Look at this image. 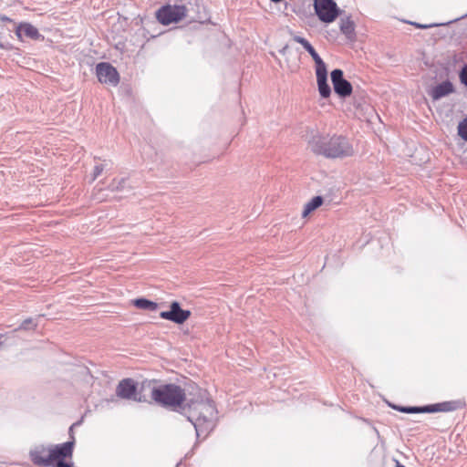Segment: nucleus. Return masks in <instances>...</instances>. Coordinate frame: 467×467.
<instances>
[{
    "mask_svg": "<svg viewBox=\"0 0 467 467\" xmlns=\"http://www.w3.org/2000/svg\"><path fill=\"white\" fill-rule=\"evenodd\" d=\"M192 389L185 404L188 420L193 424L198 436L202 433L207 434L213 429L217 418L215 405L205 389L198 386L192 387Z\"/></svg>",
    "mask_w": 467,
    "mask_h": 467,
    "instance_id": "f257e3e1",
    "label": "nucleus"
},
{
    "mask_svg": "<svg viewBox=\"0 0 467 467\" xmlns=\"http://www.w3.org/2000/svg\"><path fill=\"white\" fill-rule=\"evenodd\" d=\"M307 147L317 156L326 159H344L354 154V148L349 140L342 135L314 134L307 141Z\"/></svg>",
    "mask_w": 467,
    "mask_h": 467,
    "instance_id": "f03ea898",
    "label": "nucleus"
},
{
    "mask_svg": "<svg viewBox=\"0 0 467 467\" xmlns=\"http://www.w3.org/2000/svg\"><path fill=\"white\" fill-rule=\"evenodd\" d=\"M73 455V443L64 442L57 445L45 446L43 444L35 446L29 451L32 462L36 466L73 467L72 462L64 460Z\"/></svg>",
    "mask_w": 467,
    "mask_h": 467,
    "instance_id": "7ed1b4c3",
    "label": "nucleus"
},
{
    "mask_svg": "<svg viewBox=\"0 0 467 467\" xmlns=\"http://www.w3.org/2000/svg\"><path fill=\"white\" fill-rule=\"evenodd\" d=\"M188 399L189 393L181 386L173 383L159 384L158 391H155L154 403L177 411L179 409L185 410Z\"/></svg>",
    "mask_w": 467,
    "mask_h": 467,
    "instance_id": "20e7f679",
    "label": "nucleus"
},
{
    "mask_svg": "<svg viewBox=\"0 0 467 467\" xmlns=\"http://www.w3.org/2000/svg\"><path fill=\"white\" fill-rule=\"evenodd\" d=\"M187 16L188 8L183 5H167L161 7L156 12L157 20L164 26H168L171 23H177Z\"/></svg>",
    "mask_w": 467,
    "mask_h": 467,
    "instance_id": "39448f33",
    "label": "nucleus"
},
{
    "mask_svg": "<svg viewBox=\"0 0 467 467\" xmlns=\"http://www.w3.org/2000/svg\"><path fill=\"white\" fill-rule=\"evenodd\" d=\"M314 9L319 20L324 23L334 22L340 14L334 0H314Z\"/></svg>",
    "mask_w": 467,
    "mask_h": 467,
    "instance_id": "423d86ee",
    "label": "nucleus"
},
{
    "mask_svg": "<svg viewBox=\"0 0 467 467\" xmlns=\"http://www.w3.org/2000/svg\"><path fill=\"white\" fill-rule=\"evenodd\" d=\"M96 74L102 84L117 86L119 82V75L117 69L107 62H100L96 66Z\"/></svg>",
    "mask_w": 467,
    "mask_h": 467,
    "instance_id": "0eeeda50",
    "label": "nucleus"
},
{
    "mask_svg": "<svg viewBox=\"0 0 467 467\" xmlns=\"http://www.w3.org/2000/svg\"><path fill=\"white\" fill-rule=\"evenodd\" d=\"M191 314L190 310L182 309L179 302L173 301L170 305V310L161 312L160 317L181 325L191 317Z\"/></svg>",
    "mask_w": 467,
    "mask_h": 467,
    "instance_id": "6e6552de",
    "label": "nucleus"
},
{
    "mask_svg": "<svg viewBox=\"0 0 467 467\" xmlns=\"http://www.w3.org/2000/svg\"><path fill=\"white\" fill-rule=\"evenodd\" d=\"M158 388L159 384L155 380L141 381L138 384L136 402H154L155 391H158Z\"/></svg>",
    "mask_w": 467,
    "mask_h": 467,
    "instance_id": "1a4fd4ad",
    "label": "nucleus"
},
{
    "mask_svg": "<svg viewBox=\"0 0 467 467\" xmlns=\"http://www.w3.org/2000/svg\"><path fill=\"white\" fill-rule=\"evenodd\" d=\"M330 76L334 90L339 97L347 98L351 95L352 85L349 81L344 78L343 71L341 69H334Z\"/></svg>",
    "mask_w": 467,
    "mask_h": 467,
    "instance_id": "9d476101",
    "label": "nucleus"
},
{
    "mask_svg": "<svg viewBox=\"0 0 467 467\" xmlns=\"http://www.w3.org/2000/svg\"><path fill=\"white\" fill-rule=\"evenodd\" d=\"M138 383L130 378L121 379L116 387L117 397L136 401Z\"/></svg>",
    "mask_w": 467,
    "mask_h": 467,
    "instance_id": "9b49d317",
    "label": "nucleus"
},
{
    "mask_svg": "<svg viewBox=\"0 0 467 467\" xmlns=\"http://www.w3.org/2000/svg\"><path fill=\"white\" fill-rule=\"evenodd\" d=\"M454 92V87L450 80H445L433 87L430 95L433 100H439L441 98Z\"/></svg>",
    "mask_w": 467,
    "mask_h": 467,
    "instance_id": "f8f14e48",
    "label": "nucleus"
},
{
    "mask_svg": "<svg viewBox=\"0 0 467 467\" xmlns=\"http://www.w3.org/2000/svg\"><path fill=\"white\" fill-rule=\"evenodd\" d=\"M16 35L20 40H23V37L38 39L41 36L37 28L29 23H21L16 29Z\"/></svg>",
    "mask_w": 467,
    "mask_h": 467,
    "instance_id": "ddd939ff",
    "label": "nucleus"
},
{
    "mask_svg": "<svg viewBox=\"0 0 467 467\" xmlns=\"http://www.w3.org/2000/svg\"><path fill=\"white\" fill-rule=\"evenodd\" d=\"M461 407V402L457 400L445 401L441 403H436L431 405H427V413H434V412H448L456 410Z\"/></svg>",
    "mask_w": 467,
    "mask_h": 467,
    "instance_id": "4468645a",
    "label": "nucleus"
},
{
    "mask_svg": "<svg viewBox=\"0 0 467 467\" xmlns=\"http://www.w3.org/2000/svg\"><path fill=\"white\" fill-rule=\"evenodd\" d=\"M294 41L296 43H299L303 46V47L309 53V55L312 57L314 61H317L318 58H321L319 55L317 53L313 46L304 37L300 36H293Z\"/></svg>",
    "mask_w": 467,
    "mask_h": 467,
    "instance_id": "2eb2a0df",
    "label": "nucleus"
},
{
    "mask_svg": "<svg viewBox=\"0 0 467 467\" xmlns=\"http://www.w3.org/2000/svg\"><path fill=\"white\" fill-rule=\"evenodd\" d=\"M340 31L348 38H352L355 36V25H354V22L349 17H347L346 19H341V22H340Z\"/></svg>",
    "mask_w": 467,
    "mask_h": 467,
    "instance_id": "dca6fc26",
    "label": "nucleus"
},
{
    "mask_svg": "<svg viewBox=\"0 0 467 467\" xmlns=\"http://www.w3.org/2000/svg\"><path fill=\"white\" fill-rule=\"evenodd\" d=\"M323 203V198L321 196H316L305 204L302 216L306 217L310 213L317 209Z\"/></svg>",
    "mask_w": 467,
    "mask_h": 467,
    "instance_id": "f3484780",
    "label": "nucleus"
},
{
    "mask_svg": "<svg viewBox=\"0 0 467 467\" xmlns=\"http://www.w3.org/2000/svg\"><path fill=\"white\" fill-rule=\"evenodd\" d=\"M133 305L140 309H145L150 311H156L159 307V305L157 303L146 298H137L133 300Z\"/></svg>",
    "mask_w": 467,
    "mask_h": 467,
    "instance_id": "a211bd4d",
    "label": "nucleus"
},
{
    "mask_svg": "<svg viewBox=\"0 0 467 467\" xmlns=\"http://www.w3.org/2000/svg\"><path fill=\"white\" fill-rule=\"evenodd\" d=\"M317 81L320 96L322 98H328L331 94V88L327 83V77L317 78Z\"/></svg>",
    "mask_w": 467,
    "mask_h": 467,
    "instance_id": "6ab92c4d",
    "label": "nucleus"
},
{
    "mask_svg": "<svg viewBox=\"0 0 467 467\" xmlns=\"http://www.w3.org/2000/svg\"><path fill=\"white\" fill-rule=\"evenodd\" d=\"M392 408L398 411L404 413H427V406L423 407H402V406H392Z\"/></svg>",
    "mask_w": 467,
    "mask_h": 467,
    "instance_id": "aec40b11",
    "label": "nucleus"
},
{
    "mask_svg": "<svg viewBox=\"0 0 467 467\" xmlns=\"http://www.w3.org/2000/svg\"><path fill=\"white\" fill-rule=\"evenodd\" d=\"M316 63V75L317 79L327 78V71L325 62L322 60V58H318L317 61H315Z\"/></svg>",
    "mask_w": 467,
    "mask_h": 467,
    "instance_id": "412c9836",
    "label": "nucleus"
},
{
    "mask_svg": "<svg viewBox=\"0 0 467 467\" xmlns=\"http://www.w3.org/2000/svg\"><path fill=\"white\" fill-rule=\"evenodd\" d=\"M126 182V179L122 178L119 180L114 179L111 183L109 185L110 191H120L124 188V184Z\"/></svg>",
    "mask_w": 467,
    "mask_h": 467,
    "instance_id": "4be33fe9",
    "label": "nucleus"
},
{
    "mask_svg": "<svg viewBox=\"0 0 467 467\" xmlns=\"http://www.w3.org/2000/svg\"><path fill=\"white\" fill-rule=\"evenodd\" d=\"M458 134L462 140L467 141V118L461 121L458 125Z\"/></svg>",
    "mask_w": 467,
    "mask_h": 467,
    "instance_id": "5701e85b",
    "label": "nucleus"
},
{
    "mask_svg": "<svg viewBox=\"0 0 467 467\" xmlns=\"http://www.w3.org/2000/svg\"><path fill=\"white\" fill-rule=\"evenodd\" d=\"M36 327V324H34V320L32 318L25 319L18 329L27 330L30 328H35Z\"/></svg>",
    "mask_w": 467,
    "mask_h": 467,
    "instance_id": "b1692460",
    "label": "nucleus"
},
{
    "mask_svg": "<svg viewBox=\"0 0 467 467\" xmlns=\"http://www.w3.org/2000/svg\"><path fill=\"white\" fill-rule=\"evenodd\" d=\"M104 164H97L94 167L93 173H92V181H95L104 171Z\"/></svg>",
    "mask_w": 467,
    "mask_h": 467,
    "instance_id": "393cba45",
    "label": "nucleus"
},
{
    "mask_svg": "<svg viewBox=\"0 0 467 467\" xmlns=\"http://www.w3.org/2000/svg\"><path fill=\"white\" fill-rule=\"evenodd\" d=\"M461 82L467 87V65L463 66L459 73Z\"/></svg>",
    "mask_w": 467,
    "mask_h": 467,
    "instance_id": "a878e982",
    "label": "nucleus"
},
{
    "mask_svg": "<svg viewBox=\"0 0 467 467\" xmlns=\"http://www.w3.org/2000/svg\"><path fill=\"white\" fill-rule=\"evenodd\" d=\"M78 423L76 422L74 424H72L68 430V434H69V437H70V441H68L67 442H72L73 443V446L75 445V442H76V440H75V436H74V427L76 425H78Z\"/></svg>",
    "mask_w": 467,
    "mask_h": 467,
    "instance_id": "bb28decb",
    "label": "nucleus"
},
{
    "mask_svg": "<svg viewBox=\"0 0 467 467\" xmlns=\"http://www.w3.org/2000/svg\"><path fill=\"white\" fill-rule=\"evenodd\" d=\"M411 25L415 26L418 28H423V29L430 28V27L433 26V25H423V24H419V23H415V22L411 23Z\"/></svg>",
    "mask_w": 467,
    "mask_h": 467,
    "instance_id": "cd10ccee",
    "label": "nucleus"
},
{
    "mask_svg": "<svg viewBox=\"0 0 467 467\" xmlns=\"http://www.w3.org/2000/svg\"><path fill=\"white\" fill-rule=\"evenodd\" d=\"M0 20L11 22V19L9 17L5 16H0Z\"/></svg>",
    "mask_w": 467,
    "mask_h": 467,
    "instance_id": "c85d7f7f",
    "label": "nucleus"
},
{
    "mask_svg": "<svg viewBox=\"0 0 467 467\" xmlns=\"http://www.w3.org/2000/svg\"><path fill=\"white\" fill-rule=\"evenodd\" d=\"M396 467H406V466L402 465L400 462H397Z\"/></svg>",
    "mask_w": 467,
    "mask_h": 467,
    "instance_id": "c756f323",
    "label": "nucleus"
},
{
    "mask_svg": "<svg viewBox=\"0 0 467 467\" xmlns=\"http://www.w3.org/2000/svg\"><path fill=\"white\" fill-rule=\"evenodd\" d=\"M271 1H272V2H274V3H279V2H281L282 0H271Z\"/></svg>",
    "mask_w": 467,
    "mask_h": 467,
    "instance_id": "7c9ffc66",
    "label": "nucleus"
}]
</instances>
